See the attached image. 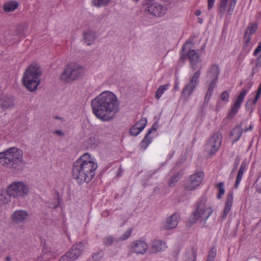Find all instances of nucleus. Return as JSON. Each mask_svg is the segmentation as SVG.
Here are the masks:
<instances>
[{"mask_svg":"<svg viewBox=\"0 0 261 261\" xmlns=\"http://www.w3.org/2000/svg\"><path fill=\"white\" fill-rule=\"evenodd\" d=\"M18 3L14 1H10L6 3L3 6V9L6 13L14 11L18 7Z\"/></svg>","mask_w":261,"mask_h":261,"instance_id":"nucleus-26","label":"nucleus"},{"mask_svg":"<svg viewBox=\"0 0 261 261\" xmlns=\"http://www.w3.org/2000/svg\"><path fill=\"white\" fill-rule=\"evenodd\" d=\"M102 215L103 216H107L108 215V212H107V211L103 212L102 213Z\"/></svg>","mask_w":261,"mask_h":261,"instance_id":"nucleus-57","label":"nucleus"},{"mask_svg":"<svg viewBox=\"0 0 261 261\" xmlns=\"http://www.w3.org/2000/svg\"><path fill=\"white\" fill-rule=\"evenodd\" d=\"M84 72V68L82 65L72 63L67 65L60 75V80L65 83H70L82 77Z\"/></svg>","mask_w":261,"mask_h":261,"instance_id":"nucleus-6","label":"nucleus"},{"mask_svg":"<svg viewBox=\"0 0 261 261\" xmlns=\"http://www.w3.org/2000/svg\"><path fill=\"white\" fill-rule=\"evenodd\" d=\"M158 124L157 123H154L151 127L149 129L147 134L150 135L152 132H155L158 129Z\"/></svg>","mask_w":261,"mask_h":261,"instance_id":"nucleus-47","label":"nucleus"},{"mask_svg":"<svg viewBox=\"0 0 261 261\" xmlns=\"http://www.w3.org/2000/svg\"><path fill=\"white\" fill-rule=\"evenodd\" d=\"M0 164L15 172L22 171L26 164L23 150L16 146L4 149L0 152Z\"/></svg>","mask_w":261,"mask_h":261,"instance_id":"nucleus-3","label":"nucleus"},{"mask_svg":"<svg viewBox=\"0 0 261 261\" xmlns=\"http://www.w3.org/2000/svg\"><path fill=\"white\" fill-rule=\"evenodd\" d=\"M152 141V138L150 137V135L147 134L145 135L144 139L140 142L139 147L141 149L144 150L146 149L147 146L151 143Z\"/></svg>","mask_w":261,"mask_h":261,"instance_id":"nucleus-30","label":"nucleus"},{"mask_svg":"<svg viewBox=\"0 0 261 261\" xmlns=\"http://www.w3.org/2000/svg\"><path fill=\"white\" fill-rule=\"evenodd\" d=\"M85 43L88 45L93 44L97 39L96 32L93 30L88 29L83 33Z\"/></svg>","mask_w":261,"mask_h":261,"instance_id":"nucleus-16","label":"nucleus"},{"mask_svg":"<svg viewBox=\"0 0 261 261\" xmlns=\"http://www.w3.org/2000/svg\"><path fill=\"white\" fill-rule=\"evenodd\" d=\"M222 141V135L219 132L214 133L209 138L205 145V150L210 156L216 154L221 145Z\"/></svg>","mask_w":261,"mask_h":261,"instance_id":"nucleus-9","label":"nucleus"},{"mask_svg":"<svg viewBox=\"0 0 261 261\" xmlns=\"http://www.w3.org/2000/svg\"><path fill=\"white\" fill-rule=\"evenodd\" d=\"M251 37L250 36H244V49L247 54L251 49L253 46V43L251 41Z\"/></svg>","mask_w":261,"mask_h":261,"instance_id":"nucleus-28","label":"nucleus"},{"mask_svg":"<svg viewBox=\"0 0 261 261\" xmlns=\"http://www.w3.org/2000/svg\"><path fill=\"white\" fill-rule=\"evenodd\" d=\"M257 191L259 193H260L261 194V186H258L257 187Z\"/></svg>","mask_w":261,"mask_h":261,"instance_id":"nucleus-56","label":"nucleus"},{"mask_svg":"<svg viewBox=\"0 0 261 261\" xmlns=\"http://www.w3.org/2000/svg\"><path fill=\"white\" fill-rule=\"evenodd\" d=\"M191 44H192L191 41H190V40L187 41L186 43L185 44L184 47H183V50H186V48H187V46L189 45V47H190Z\"/></svg>","mask_w":261,"mask_h":261,"instance_id":"nucleus-49","label":"nucleus"},{"mask_svg":"<svg viewBox=\"0 0 261 261\" xmlns=\"http://www.w3.org/2000/svg\"><path fill=\"white\" fill-rule=\"evenodd\" d=\"M111 2V0H92L91 6L98 8L107 6Z\"/></svg>","mask_w":261,"mask_h":261,"instance_id":"nucleus-29","label":"nucleus"},{"mask_svg":"<svg viewBox=\"0 0 261 261\" xmlns=\"http://www.w3.org/2000/svg\"><path fill=\"white\" fill-rule=\"evenodd\" d=\"M243 173L242 172V171L238 172V174L237 177L236 181L234 185V187L236 188H237L238 186H239L240 182L242 179Z\"/></svg>","mask_w":261,"mask_h":261,"instance_id":"nucleus-42","label":"nucleus"},{"mask_svg":"<svg viewBox=\"0 0 261 261\" xmlns=\"http://www.w3.org/2000/svg\"><path fill=\"white\" fill-rule=\"evenodd\" d=\"M131 234H132L131 229H127V230L124 231L123 233H122L121 236L116 238L115 239V242H119L124 241V240L127 239L130 236Z\"/></svg>","mask_w":261,"mask_h":261,"instance_id":"nucleus-34","label":"nucleus"},{"mask_svg":"<svg viewBox=\"0 0 261 261\" xmlns=\"http://www.w3.org/2000/svg\"><path fill=\"white\" fill-rule=\"evenodd\" d=\"M250 87L243 88L239 93V95L233 98V103L231 107L230 111L228 114L229 118L233 117L238 113L240 109L241 105L244 101V99L247 94L248 93Z\"/></svg>","mask_w":261,"mask_h":261,"instance_id":"nucleus-12","label":"nucleus"},{"mask_svg":"<svg viewBox=\"0 0 261 261\" xmlns=\"http://www.w3.org/2000/svg\"><path fill=\"white\" fill-rule=\"evenodd\" d=\"M204 177V172L198 171L189 176L184 182L182 187L186 191H193L200 186Z\"/></svg>","mask_w":261,"mask_h":261,"instance_id":"nucleus-8","label":"nucleus"},{"mask_svg":"<svg viewBox=\"0 0 261 261\" xmlns=\"http://www.w3.org/2000/svg\"><path fill=\"white\" fill-rule=\"evenodd\" d=\"M75 260L73 258H72V256L69 253V252H67L66 254L62 256V257L60 259L59 261H74Z\"/></svg>","mask_w":261,"mask_h":261,"instance_id":"nucleus-40","label":"nucleus"},{"mask_svg":"<svg viewBox=\"0 0 261 261\" xmlns=\"http://www.w3.org/2000/svg\"><path fill=\"white\" fill-rule=\"evenodd\" d=\"M91 105L93 114L102 121L111 120L119 111L118 98L110 91L101 92L92 100Z\"/></svg>","mask_w":261,"mask_h":261,"instance_id":"nucleus-1","label":"nucleus"},{"mask_svg":"<svg viewBox=\"0 0 261 261\" xmlns=\"http://www.w3.org/2000/svg\"><path fill=\"white\" fill-rule=\"evenodd\" d=\"M237 1L238 0H230V3L229 5V14H230L233 12ZM228 0H221V2L220 5V9L221 11L223 12L225 11L226 7L228 4Z\"/></svg>","mask_w":261,"mask_h":261,"instance_id":"nucleus-25","label":"nucleus"},{"mask_svg":"<svg viewBox=\"0 0 261 261\" xmlns=\"http://www.w3.org/2000/svg\"><path fill=\"white\" fill-rule=\"evenodd\" d=\"M188 57L190 60L192 68L195 69L197 67V64L201 61L199 55L196 50L191 49L188 52Z\"/></svg>","mask_w":261,"mask_h":261,"instance_id":"nucleus-17","label":"nucleus"},{"mask_svg":"<svg viewBox=\"0 0 261 261\" xmlns=\"http://www.w3.org/2000/svg\"><path fill=\"white\" fill-rule=\"evenodd\" d=\"M219 67L218 65L214 64L208 69L207 73V78L208 80H217L219 74Z\"/></svg>","mask_w":261,"mask_h":261,"instance_id":"nucleus-22","label":"nucleus"},{"mask_svg":"<svg viewBox=\"0 0 261 261\" xmlns=\"http://www.w3.org/2000/svg\"><path fill=\"white\" fill-rule=\"evenodd\" d=\"M224 184L223 182H219L217 186V187L218 189V194L217 195L218 199H221L222 197V196L225 193V189H224Z\"/></svg>","mask_w":261,"mask_h":261,"instance_id":"nucleus-36","label":"nucleus"},{"mask_svg":"<svg viewBox=\"0 0 261 261\" xmlns=\"http://www.w3.org/2000/svg\"><path fill=\"white\" fill-rule=\"evenodd\" d=\"M256 66L257 67H261V55L257 58V62H256Z\"/></svg>","mask_w":261,"mask_h":261,"instance_id":"nucleus-51","label":"nucleus"},{"mask_svg":"<svg viewBox=\"0 0 261 261\" xmlns=\"http://www.w3.org/2000/svg\"><path fill=\"white\" fill-rule=\"evenodd\" d=\"M42 71L37 64L28 66L23 74L21 82L24 87L30 92H34L41 83Z\"/></svg>","mask_w":261,"mask_h":261,"instance_id":"nucleus-4","label":"nucleus"},{"mask_svg":"<svg viewBox=\"0 0 261 261\" xmlns=\"http://www.w3.org/2000/svg\"><path fill=\"white\" fill-rule=\"evenodd\" d=\"M201 11L200 10H197L195 12V14L197 16H199L201 15Z\"/></svg>","mask_w":261,"mask_h":261,"instance_id":"nucleus-54","label":"nucleus"},{"mask_svg":"<svg viewBox=\"0 0 261 261\" xmlns=\"http://www.w3.org/2000/svg\"><path fill=\"white\" fill-rule=\"evenodd\" d=\"M102 255L100 254L99 252L94 253L92 255V258L94 261H98L102 258Z\"/></svg>","mask_w":261,"mask_h":261,"instance_id":"nucleus-45","label":"nucleus"},{"mask_svg":"<svg viewBox=\"0 0 261 261\" xmlns=\"http://www.w3.org/2000/svg\"><path fill=\"white\" fill-rule=\"evenodd\" d=\"M216 255V249L215 247H212L208 252L207 261H213Z\"/></svg>","mask_w":261,"mask_h":261,"instance_id":"nucleus-38","label":"nucleus"},{"mask_svg":"<svg viewBox=\"0 0 261 261\" xmlns=\"http://www.w3.org/2000/svg\"><path fill=\"white\" fill-rule=\"evenodd\" d=\"M84 249V244L82 242H79L73 245L71 249L68 252L72 256V258L76 260L81 254Z\"/></svg>","mask_w":261,"mask_h":261,"instance_id":"nucleus-18","label":"nucleus"},{"mask_svg":"<svg viewBox=\"0 0 261 261\" xmlns=\"http://www.w3.org/2000/svg\"><path fill=\"white\" fill-rule=\"evenodd\" d=\"M196 259V253L193 250L191 255L188 256L187 259L186 261H195Z\"/></svg>","mask_w":261,"mask_h":261,"instance_id":"nucleus-44","label":"nucleus"},{"mask_svg":"<svg viewBox=\"0 0 261 261\" xmlns=\"http://www.w3.org/2000/svg\"><path fill=\"white\" fill-rule=\"evenodd\" d=\"M233 193L232 192H228L226 199L225 207L223 210V215L222 216V219H225L229 213L233 203Z\"/></svg>","mask_w":261,"mask_h":261,"instance_id":"nucleus-20","label":"nucleus"},{"mask_svg":"<svg viewBox=\"0 0 261 261\" xmlns=\"http://www.w3.org/2000/svg\"><path fill=\"white\" fill-rule=\"evenodd\" d=\"M53 133L55 134H57L59 136H62L64 134L60 130H54L53 132Z\"/></svg>","mask_w":261,"mask_h":261,"instance_id":"nucleus-50","label":"nucleus"},{"mask_svg":"<svg viewBox=\"0 0 261 261\" xmlns=\"http://www.w3.org/2000/svg\"><path fill=\"white\" fill-rule=\"evenodd\" d=\"M258 25L256 23H251L249 25L245 32V36H250L255 33L257 30Z\"/></svg>","mask_w":261,"mask_h":261,"instance_id":"nucleus-33","label":"nucleus"},{"mask_svg":"<svg viewBox=\"0 0 261 261\" xmlns=\"http://www.w3.org/2000/svg\"><path fill=\"white\" fill-rule=\"evenodd\" d=\"M200 69L197 70L190 78L189 82L185 85L181 92V97L187 100L195 89L199 84V78L200 76Z\"/></svg>","mask_w":261,"mask_h":261,"instance_id":"nucleus-10","label":"nucleus"},{"mask_svg":"<svg viewBox=\"0 0 261 261\" xmlns=\"http://www.w3.org/2000/svg\"><path fill=\"white\" fill-rule=\"evenodd\" d=\"M213 212V206L207 198L205 196H201L197 201L195 210L189 218L188 223L192 225L198 220L205 222Z\"/></svg>","mask_w":261,"mask_h":261,"instance_id":"nucleus-5","label":"nucleus"},{"mask_svg":"<svg viewBox=\"0 0 261 261\" xmlns=\"http://www.w3.org/2000/svg\"><path fill=\"white\" fill-rule=\"evenodd\" d=\"M261 51V42H259L257 46L255 49L253 55L256 56Z\"/></svg>","mask_w":261,"mask_h":261,"instance_id":"nucleus-46","label":"nucleus"},{"mask_svg":"<svg viewBox=\"0 0 261 261\" xmlns=\"http://www.w3.org/2000/svg\"><path fill=\"white\" fill-rule=\"evenodd\" d=\"M147 119L145 118L140 119L130 128V134L132 136H137L145 128L147 124Z\"/></svg>","mask_w":261,"mask_h":261,"instance_id":"nucleus-15","label":"nucleus"},{"mask_svg":"<svg viewBox=\"0 0 261 261\" xmlns=\"http://www.w3.org/2000/svg\"><path fill=\"white\" fill-rule=\"evenodd\" d=\"M11 202V197L7 192L4 191H0V211L5 210L7 205Z\"/></svg>","mask_w":261,"mask_h":261,"instance_id":"nucleus-23","label":"nucleus"},{"mask_svg":"<svg viewBox=\"0 0 261 261\" xmlns=\"http://www.w3.org/2000/svg\"><path fill=\"white\" fill-rule=\"evenodd\" d=\"M11 258L10 257H6V261H10Z\"/></svg>","mask_w":261,"mask_h":261,"instance_id":"nucleus-59","label":"nucleus"},{"mask_svg":"<svg viewBox=\"0 0 261 261\" xmlns=\"http://www.w3.org/2000/svg\"><path fill=\"white\" fill-rule=\"evenodd\" d=\"M248 164L247 161H244L240 167V169L239 170V171H242V173H244L245 171H246L248 168Z\"/></svg>","mask_w":261,"mask_h":261,"instance_id":"nucleus-43","label":"nucleus"},{"mask_svg":"<svg viewBox=\"0 0 261 261\" xmlns=\"http://www.w3.org/2000/svg\"><path fill=\"white\" fill-rule=\"evenodd\" d=\"M174 88L176 90H178L179 89V86H178V82H176V83H175Z\"/></svg>","mask_w":261,"mask_h":261,"instance_id":"nucleus-55","label":"nucleus"},{"mask_svg":"<svg viewBox=\"0 0 261 261\" xmlns=\"http://www.w3.org/2000/svg\"><path fill=\"white\" fill-rule=\"evenodd\" d=\"M55 201H56L55 204L54 205L51 206L52 208H56L60 205V202L58 199H55Z\"/></svg>","mask_w":261,"mask_h":261,"instance_id":"nucleus-52","label":"nucleus"},{"mask_svg":"<svg viewBox=\"0 0 261 261\" xmlns=\"http://www.w3.org/2000/svg\"><path fill=\"white\" fill-rule=\"evenodd\" d=\"M152 0H144V5H146L145 11L155 17H161L164 15L167 8L158 3H152Z\"/></svg>","mask_w":261,"mask_h":261,"instance_id":"nucleus-11","label":"nucleus"},{"mask_svg":"<svg viewBox=\"0 0 261 261\" xmlns=\"http://www.w3.org/2000/svg\"><path fill=\"white\" fill-rule=\"evenodd\" d=\"M180 178V176L178 174H176L174 176L172 177L169 181V186L170 187H173L175 185L176 183L178 181Z\"/></svg>","mask_w":261,"mask_h":261,"instance_id":"nucleus-39","label":"nucleus"},{"mask_svg":"<svg viewBox=\"0 0 261 261\" xmlns=\"http://www.w3.org/2000/svg\"><path fill=\"white\" fill-rule=\"evenodd\" d=\"M252 127H253V125L251 124H250L249 127L245 128L244 131L245 132H247L248 131L251 130L252 129Z\"/></svg>","mask_w":261,"mask_h":261,"instance_id":"nucleus-53","label":"nucleus"},{"mask_svg":"<svg viewBox=\"0 0 261 261\" xmlns=\"http://www.w3.org/2000/svg\"><path fill=\"white\" fill-rule=\"evenodd\" d=\"M243 129L240 126H237L232 130L230 136L233 139V142L238 141L242 136Z\"/></svg>","mask_w":261,"mask_h":261,"instance_id":"nucleus-27","label":"nucleus"},{"mask_svg":"<svg viewBox=\"0 0 261 261\" xmlns=\"http://www.w3.org/2000/svg\"><path fill=\"white\" fill-rule=\"evenodd\" d=\"M29 218L28 212L23 210L15 211L11 216V219L14 223L19 224L25 222Z\"/></svg>","mask_w":261,"mask_h":261,"instance_id":"nucleus-13","label":"nucleus"},{"mask_svg":"<svg viewBox=\"0 0 261 261\" xmlns=\"http://www.w3.org/2000/svg\"><path fill=\"white\" fill-rule=\"evenodd\" d=\"M229 98V93L227 91H225L221 94V99L222 100L228 102Z\"/></svg>","mask_w":261,"mask_h":261,"instance_id":"nucleus-41","label":"nucleus"},{"mask_svg":"<svg viewBox=\"0 0 261 261\" xmlns=\"http://www.w3.org/2000/svg\"><path fill=\"white\" fill-rule=\"evenodd\" d=\"M198 22L200 24L203 23V19L201 18H198Z\"/></svg>","mask_w":261,"mask_h":261,"instance_id":"nucleus-58","label":"nucleus"},{"mask_svg":"<svg viewBox=\"0 0 261 261\" xmlns=\"http://www.w3.org/2000/svg\"><path fill=\"white\" fill-rule=\"evenodd\" d=\"M208 82H210V84L208 85V89L206 94V98H210L212 94L214 89L216 87L217 80H208Z\"/></svg>","mask_w":261,"mask_h":261,"instance_id":"nucleus-31","label":"nucleus"},{"mask_svg":"<svg viewBox=\"0 0 261 261\" xmlns=\"http://www.w3.org/2000/svg\"><path fill=\"white\" fill-rule=\"evenodd\" d=\"M165 244L164 241L160 240H154L151 247L152 252L156 253L164 250L165 249Z\"/></svg>","mask_w":261,"mask_h":261,"instance_id":"nucleus-24","label":"nucleus"},{"mask_svg":"<svg viewBox=\"0 0 261 261\" xmlns=\"http://www.w3.org/2000/svg\"><path fill=\"white\" fill-rule=\"evenodd\" d=\"M114 242H115V239L110 236L105 237L103 240V243L106 246H111Z\"/></svg>","mask_w":261,"mask_h":261,"instance_id":"nucleus-37","label":"nucleus"},{"mask_svg":"<svg viewBox=\"0 0 261 261\" xmlns=\"http://www.w3.org/2000/svg\"><path fill=\"white\" fill-rule=\"evenodd\" d=\"M147 248L148 245L147 243L141 240H137L132 242L130 247L132 252L141 254L145 253Z\"/></svg>","mask_w":261,"mask_h":261,"instance_id":"nucleus-14","label":"nucleus"},{"mask_svg":"<svg viewBox=\"0 0 261 261\" xmlns=\"http://www.w3.org/2000/svg\"><path fill=\"white\" fill-rule=\"evenodd\" d=\"M7 194L17 199H23L30 193L29 185L22 181H14L11 183L7 188Z\"/></svg>","mask_w":261,"mask_h":261,"instance_id":"nucleus-7","label":"nucleus"},{"mask_svg":"<svg viewBox=\"0 0 261 261\" xmlns=\"http://www.w3.org/2000/svg\"><path fill=\"white\" fill-rule=\"evenodd\" d=\"M98 164L95 158L89 153L82 155L73 163L72 176L77 182L83 184L89 183L96 174Z\"/></svg>","mask_w":261,"mask_h":261,"instance_id":"nucleus-2","label":"nucleus"},{"mask_svg":"<svg viewBox=\"0 0 261 261\" xmlns=\"http://www.w3.org/2000/svg\"><path fill=\"white\" fill-rule=\"evenodd\" d=\"M169 88V84H166L160 86L157 90L155 97L156 99H159L164 92Z\"/></svg>","mask_w":261,"mask_h":261,"instance_id":"nucleus-32","label":"nucleus"},{"mask_svg":"<svg viewBox=\"0 0 261 261\" xmlns=\"http://www.w3.org/2000/svg\"><path fill=\"white\" fill-rule=\"evenodd\" d=\"M179 220L180 216L178 214H172L166 219L165 226L167 228H176L178 225Z\"/></svg>","mask_w":261,"mask_h":261,"instance_id":"nucleus-19","label":"nucleus"},{"mask_svg":"<svg viewBox=\"0 0 261 261\" xmlns=\"http://www.w3.org/2000/svg\"><path fill=\"white\" fill-rule=\"evenodd\" d=\"M13 106L12 99L7 95L1 94L0 96V107L3 110L9 109Z\"/></svg>","mask_w":261,"mask_h":261,"instance_id":"nucleus-21","label":"nucleus"},{"mask_svg":"<svg viewBox=\"0 0 261 261\" xmlns=\"http://www.w3.org/2000/svg\"><path fill=\"white\" fill-rule=\"evenodd\" d=\"M99 143V139L95 135L90 137L88 140V143L90 147L96 146L98 145Z\"/></svg>","mask_w":261,"mask_h":261,"instance_id":"nucleus-35","label":"nucleus"},{"mask_svg":"<svg viewBox=\"0 0 261 261\" xmlns=\"http://www.w3.org/2000/svg\"><path fill=\"white\" fill-rule=\"evenodd\" d=\"M207 9L210 10L213 7L215 0H207Z\"/></svg>","mask_w":261,"mask_h":261,"instance_id":"nucleus-48","label":"nucleus"}]
</instances>
